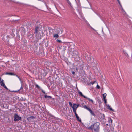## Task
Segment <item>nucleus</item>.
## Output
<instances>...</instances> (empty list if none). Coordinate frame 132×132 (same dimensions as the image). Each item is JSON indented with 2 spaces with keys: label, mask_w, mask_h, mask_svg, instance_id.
<instances>
[{
  "label": "nucleus",
  "mask_w": 132,
  "mask_h": 132,
  "mask_svg": "<svg viewBox=\"0 0 132 132\" xmlns=\"http://www.w3.org/2000/svg\"><path fill=\"white\" fill-rule=\"evenodd\" d=\"M35 118V117L33 116H31L29 117H28L27 118V120L29 121H31V120L30 119H34Z\"/></svg>",
  "instance_id": "9d476101"
},
{
  "label": "nucleus",
  "mask_w": 132,
  "mask_h": 132,
  "mask_svg": "<svg viewBox=\"0 0 132 132\" xmlns=\"http://www.w3.org/2000/svg\"><path fill=\"white\" fill-rule=\"evenodd\" d=\"M75 73V72L74 71H72V73L73 74H74Z\"/></svg>",
  "instance_id": "72a5a7b5"
},
{
  "label": "nucleus",
  "mask_w": 132,
  "mask_h": 132,
  "mask_svg": "<svg viewBox=\"0 0 132 132\" xmlns=\"http://www.w3.org/2000/svg\"><path fill=\"white\" fill-rule=\"evenodd\" d=\"M42 92L43 93H44V94H45V92L43 90H42Z\"/></svg>",
  "instance_id": "473e14b6"
},
{
  "label": "nucleus",
  "mask_w": 132,
  "mask_h": 132,
  "mask_svg": "<svg viewBox=\"0 0 132 132\" xmlns=\"http://www.w3.org/2000/svg\"><path fill=\"white\" fill-rule=\"evenodd\" d=\"M117 1L118 2L119 5H120L121 6V7L122 6L121 4V3H120L119 1V0H117Z\"/></svg>",
  "instance_id": "bb28decb"
},
{
  "label": "nucleus",
  "mask_w": 132,
  "mask_h": 132,
  "mask_svg": "<svg viewBox=\"0 0 132 132\" xmlns=\"http://www.w3.org/2000/svg\"><path fill=\"white\" fill-rule=\"evenodd\" d=\"M39 27L38 26H36L35 29V32L37 33L38 31Z\"/></svg>",
  "instance_id": "4468645a"
},
{
  "label": "nucleus",
  "mask_w": 132,
  "mask_h": 132,
  "mask_svg": "<svg viewBox=\"0 0 132 132\" xmlns=\"http://www.w3.org/2000/svg\"><path fill=\"white\" fill-rule=\"evenodd\" d=\"M106 95L107 94L106 93H105L103 94V99H106Z\"/></svg>",
  "instance_id": "a211bd4d"
},
{
  "label": "nucleus",
  "mask_w": 132,
  "mask_h": 132,
  "mask_svg": "<svg viewBox=\"0 0 132 132\" xmlns=\"http://www.w3.org/2000/svg\"><path fill=\"white\" fill-rule=\"evenodd\" d=\"M6 74L7 75H15L14 74L12 73H6Z\"/></svg>",
  "instance_id": "412c9836"
},
{
  "label": "nucleus",
  "mask_w": 132,
  "mask_h": 132,
  "mask_svg": "<svg viewBox=\"0 0 132 132\" xmlns=\"http://www.w3.org/2000/svg\"><path fill=\"white\" fill-rule=\"evenodd\" d=\"M69 52L73 57L79 55L78 52L77 51L72 48H70Z\"/></svg>",
  "instance_id": "f03ea898"
},
{
  "label": "nucleus",
  "mask_w": 132,
  "mask_h": 132,
  "mask_svg": "<svg viewBox=\"0 0 132 132\" xmlns=\"http://www.w3.org/2000/svg\"><path fill=\"white\" fill-rule=\"evenodd\" d=\"M18 78L19 79V80L21 81V83L22 81H21V79L19 77H18Z\"/></svg>",
  "instance_id": "7c9ffc66"
},
{
  "label": "nucleus",
  "mask_w": 132,
  "mask_h": 132,
  "mask_svg": "<svg viewBox=\"0 0 132 132\" xmlns=\"http://www.w3.org/2000/svg\"><path fill=\"white\" fill-rule=\"evenodd\" d=\"M23 89V87H22V85L20 87V89L19 90H21V89Z\"/></svg>",
  "instance_id": "2f4dec72"
},
{
  "label": "nucleus",
  "mask_w": 132,
  "mask_h": 132,
  "mask_svg": "<svg viewBox=\"0 0 132 132\" xmlns=\"http://www.w3.org/2000/svg\"><path fill=\"white\" fill-rule=\"evenodd\" d=\"M86 98V99H87V100H88L89 101H90L91 102H92V103L93 102V100L91 99H90L89 98H88L87 97H86V98Z\"/></svg>",
  "instance_id": "aec40b11"
},
{
  "label": "nucleus",
  "mask_w": 132,
  "mask_h": 132,
  "mask_svg": "<svg viewBox=\"0 0 132 132\" xmlns=\"http://www.w3.org/2000/svg\"><path fill=\"white\" fill-rule=\"evenodd\" d=\"M74 57H75L74 59L76 61H78L80 60V57L79 54L77 55V56H76Z\"/></svg>",
  "instance_id": "1a4fd4ad"
},
{
  "label": "nucleus",
  "mask_w": 132,
  "mask_h": 132,
  "mask_svg": "<svg viewBox=\"0 0 132 132\" xmlns=\"http://www.w3.org/2000/svg\"><path fill=\"white\" fill-rule=\"evenodd\" d=\"M3 86L4 87V88H5L6 89H8L7 88L6 86L5 85V84H4V86Z\"/></svg>",
  "instance_id": "cd10ccee"
},
{
  "label": "nucleus",
  "mask_w": 132,
  "mask_h": 132,
  "mask_svg": "<svg viewBox=\"0 0 132 132\" xmlns=\"http://www.w3.org/2000/svg\"><path fill=\"white\" fill-rule=\"evenodd\" d=\"M69 104L70 106L72 108L73 106L72 105V103L71 102H69Z\"/></svg>",
  "instance_id": "4be33fe9"
},
{
  "label": "nucleus",
  "mask_w": 132,
  "mask_h": 132,
  "mask_svg": "<svg viewBox=\"0 0 132 132\" xmlns=\"http://www.w3.org/2000/svg\"><path fill=\"white\" fill-rule=\"evenodd\" d=\"M57 41L58 42H59L60 43H62V42L60 40H58V39H57Z\"/></svg>",
  "instance_id": "c756f323"
},
{
  "label": "nucleus",
  "mask_w": 132,
  "mask_h": 132,
  "mask_svg": "<svg viewBox=\"0 0 132 132\" xmlns=\"http://www.w3.org/2000/svg\"><path fill=\"white\" fill-rule=\"evenodd\" d=\"M52 32L53 35V37L55 39L59 37L58 34H59L60 32L57 29H53Z\"/></svg>",
  "instance_id": "7ed1b4c3"
},
{
  "label": "nucleus",
  "mask_w": 132,
  "mask_h": 132,
  "mask_svg": "<svg viewBox=\"0 0 132 132\" xmlns=\"http://www.w3.org/2000/svg\"><path fill=\"white\" fill-rule=\"evenodd\" d=\"M21 118L19 117L18 114H15L14 115V121H18L19 120H21Z\"/></svg>",
  "instance_id": "423d86ee"
},
{
  "label": "nucleus",
  "mask_w": 132,
  "mask_h": 132,
  "mask_svg": "<svg viewBox=\"0 0 132 132\" xmlns=\"http://www.w3.org/2000/svg\"><path fill=\"white\" fill-rule=\"evenodd\" d=\"M103 100L104 102V103H105V105L107 107V109L111 111H114V110L112 109L110 105H109V104H107V101L106 99H104Z\"/></svg>",
  "instance_id": "39448f33"
},
{
  "label": "nucleus",
  "mask_w": 132,
  "mask_h": 132,
  "mask_svg": "<svg viewBox=\"0 0 132 132\" xmlns=\"http://www.w3.org/2000/svg\"><path fill=\"white\" fill-rule=\"evenodd\" d=\"M62 31H61V33H62Z\"/></svg>",
  "instance_id": "ea45409f"
},
{
  "label": "nucleus",
  "mask_w": 132,
  "mask_h": 132,
  "mask_svg": "<svg viewBox=\"0 0 132 132\" xmlns=\"http://www.w3.org/2000/svg\"><path fill=\"white\" fill-rule=\"evenodd\" d=\"M100 124L98 122H96L93 125H91L88 128L92 130L93 129L95 131H97L99 129V126Z\"/></svg>",
  "instance_id": "f257e3e1"
},
{
  "label": "nucleus",
  "mask_w": 132,
  "mask_h": 132,
  "mask_svg": "<svg viewBox=\"0 0 132 132\" xmlns=\"http://www.w3.org/2000/svg\"><path fill=\"white\" fill-rule=\"evenodd\" d=\"M15 75L16 76V77H17L18 78V77H19L18 76V75Z\"/></svg>",
  "instance_id": "c9c22d12"
},
{
  "label": "nucleus",
  "mask_w": 132,
  "mask_h": 132,
  "mask_svg": "<svg viewBox=\"0 0 132 132\" xmlns=\"http://www.w3.org/2000/svg\"><path fill=\"white\" fill-rule=\"evenodd\" d=\"M1 77H0V82L1 81Z\"/></svg>",
  "instance_id": "4c0bfd02"
},
{
  "label": "nucleus",
  "mask_w": 132,
  "mask_h": 132,
  "mask_svg": "<svg viewBox=\"0 0 132 132\" xmlns=\"http://www.w3.org/2000/svg\"><path fill=\"white\" fill-rule=\"evenodd\" d=\"M96 87L98 89H99L100 88V86L98 84H97L96 86Z\"/></svg>",
  "instance_id": "c85d7f7f"
},
{
  "label": "nucleus",
  "mask_w": 132,
  "mask_h": 132,
  "mask_svg": "<svg viewBox=\"0 0 132 132\" xmlns=\"http://www.w3.org/2000/svg\"><path fill=\"white\" fill-rule=\"evenodd\" d=\"M108 122L109 123V125H111L112 124V120L111 118H109L108 120Z\"/></svg>",
  "instance_id": "f8f14e48"
},
{
  "label": "nucleus",
  "mask_w": 132,
  "mask_h": 132,
  "mask_svg": "<svg viewBox=\"0 0 132 132\" xmlns=\"http://www.w3.org/2000/svg\"><path fill=\"white\" fill-rule=\"evenodd\" d=\"M77 119V120L79 122H81V120L80 118H79V117L78 116V115H75Z\"/></svg>",
  "instance_id": "ddd939ff"
},
{
  "label": "nucleus",
  "mask_w": 132,
  "mask_h": 132,
  "mask_svg": "<svg viewBox=\"0 0 132 132\" xmlns=\"http://www.w3.org/2000/svg\"><path fill=\"white\" fill-rule=\"evenodd\" d=\"M0 83L1 86H4L5 84L4 82V80L3 79L1 80V81L0 82Z\"/></svg>",
  "instance_id": "f3484780"
},
{
  "label": "nucleus",
  "mask_w": 132,
  "mask_h": 132,
  "mask_svg": "<svg viewBox=\"0 0 132 132\" xmlns=\"http://www.w3.org/2000/svg\"><path fill=\"white\" fill-rule=\"evenodd\" d=\"M92 28L94 30H95L93 28Z\"/></svg>",
  "instance_id": "58836bf2"
},
{
  "label": "nucleus",
  "mask_w": 132,
  "mask_h": 132,
  "mask_svg": "<svg viewBox=\"0 0 132 132\" xmlns=\"http://www.w3.org/2000/svg\"><path fill=\"white\" fill-rule=\"evenodd\" d=\"M78 92L79 95L83 97L84 98H86V96L83 95L82 93L79 90H78Z\"/></svg>",
  "instance_id": "6e6552de"
},
{
  "label": "nucleus",
  "mask_w": 132,
  "mask_h": 132,
  "mask_svg": "<svg viewBox=\"0 0 132 132\" xmlns=\"http://www.w3.org/2000/svg\"><path fill=\"white\" fill-rule=\"evenodd\" d=\"M110 129H111V131H114V128L113 127H112L111 128H110Z\"/></svg>",
  "instance_id": "393cba45"
},
{
  "label": "nucleus",
  "mask_w": 132,
  "mask_h": 132,
  "mask_svg": "<svg viewBox=\"0 0 132 132\" xmlns=\"http://www.w3.org/2000/svg\"><path fill=\"white\" fill-rule=\"evenodd\" d=\"M15 75L16 76V77H17L18 78V77H19L18 76V75Z\"/></svg>",
  "instance_id": "f704fd0d"
},
{
  "label": "nucleus",
  "mask_w": 132,
  "mask_h": 132,
  "mask_svg": "<svg viewBox=\"0 0 132 132\" xmlns=\"http://www.w3.org/2000/svg\"><path fill=\"white\" fill-rule=\"evenodd\" d=\"M96 82V81H94V82H90V83L92 85H93Z\"/></svg>",
  "instance_id": "b1692460"
},
{
  "label": "nucleus",
  "mask_w": 132,
  "mask_h": 132,
  "mask_svg": "<svg viewBox=\"0 0 132 132\" xmlns=\"http://www.w3.org/2000/svg\"><path fill=\"white\" fill-rule=\"evenodd\" d=\"M73 111L74 113L75 114V115H77V114L76 113V109H73Z\"/></svg>",
  "instance_id": "5701e85b"
},
{
  "label": "nucleus",
  "mask_w": 132,
  "mask_h": 132,
  "mask_svg": "<svg viewBox=\"0 0 132 132\" xmlns=\"http://www.w3.org/2000/svg\"><path fill=\"white\" fill-rule=\"evenodd\" d=\"M35 86L36 87L38 88H40V87L37 84H36Z\"/></svg>",
  "instance_id": "a878e982"
},
{
  "label": "nucleus",
  "mask_w": 132,
  "mask_h": 132,
  "mask_svg": "<svg viewBox=\"0 0 132 132\" xmlns=\"http://www.w3.org/2000/svg\"><path fill=\"white\" fill-rule=\"evenodd\" d=\"M66 0L67 2V3L70 5V6L72 8H73V7L72 5V4L71 3H70V1H69V0Z\"/></svg>",
  "instance_id": "dca6fc26"
},
{
  "label": "nucleus",
  "mask_w": 132,
  "mask_h": 132,
  "mask_svg": "<svg viewBox=\"0 0 132 132\" xmlns=\"http://www.w3.org/2000/svg\"><path fill=\"white\" fill-rule=\"evenodd\" d=\"M75 1L78 5L80 6V0H75Z\"/></svg>",
  "instance_id": "2eb2a0df"
},
{
  "label": "nucleus",
  "mask_w": 132,
  "mask_h": 132,
  "mask_svg": "<svg viewBox=\"0 0 132 132\" xmlns=\"http://www.w3.org/2000/svg\"><path fill=\"white\" fill-rule=\"evenodd\" d=\"M82 107L88 111L91 114L94 116L95 115V114H94V112L89 107L85 105H84L82 106Z\"/></svg>",
  "instance_id": "20e7f679"
},
{
  "label": "nucleus",
  "mask_w": 132,
  "mask_h": 132,
  "mask_svg": "<svg viewBox=\"0 0 132 132\" xmlns=\"http://www.w3.org/2000/svg\"><path fill=\"white\" fill-rule=\"evenodd\" d=\"M79 105H77L75 104H73V105L72 106V108L73 109H76L77 108L78 106Z\"/></svg>",
  "instance_id": "9b49d317"
},
{
  "label": "nucleus",
  "mask_w": 132,
  "mask_h": 132,
  "mask_svg": "<svg viewBox=\"0 0 132 132\" xmlns=\"http://www.w3.org/2000/svg\"><path fill=\"white\" fill-rule=\"evenodd\" d=\"M15 75L16 76V77H17L18 78V77H19L18 76V75Z\"/></svg>",
  "instance_id": "e433bc0d"
},
{
  "label": "nucleus",
  "mask_w": 132,
  "mask_h": 132,
  "mask_svg": "<svg viewBox=\"0 0 132 132\" xmlns=\"http://www.w3.org/2000/svg\"><path fill=\"white\" fill-rule=\"evenodd\" d=\"M44 98H51V97L50 96H48L47 95H46L44 96Z\"/></svg>",
  "instance_id": "6ab92c4d"
},
{
  "label": "nucleus",
  "mask_w": 132,
  "mask_h": 132,
  "mask_svg": "<svg viewBox=\"0 0 132 132\" xmlns=\"http://www.w3.org/2000/svg\"><path fill=\"white\" fill-rule=\"evenodd\" d=\"M99 117L100 120L102 122H104L105 121V116L104 114H100L99 115Z\"/></svg>",
  "instance_id": "0eeeda50"
}]
</instances>
